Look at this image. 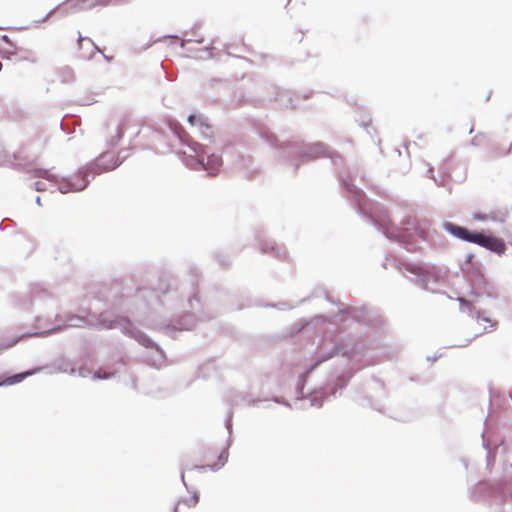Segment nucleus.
I'll return each mask as SVG.
<instances>
[{"label": "nucleus", "instance_id": "14", "mask_svg": "<svg viewBox=\"0 0 512 512\" xmlns=\"http://www.w3.org/2000/svg\"><path fill=\"white\" fill-rule=\"evenodd\" d=\"M188 122L191 124V125H194L195 122H196V116L195 115H190L188 117Z\"/></svg>", "mask_w": 512, "mask_h": 512}, {"label": "nucleus", "instance_id": "11", "mask_svg": "<svg viewBox=\"0 0 512 512\" xmlns=\"http://www.w3.org/2000/svg\"><path fill=\"white\" fill-rule=\"evenodd\" d=\"M293 36H294V40H295V41H297V42H301V41H302V39H303V32H301V31H296V32L294 33V35H293Z\"/></svg>", "mask_w": 512, "mask_h": 512}, {"label": "nucleus", "instance_id": "16", "mask_svg": "<svg viewBox=\"0 0 512 512\" xmlns=\"http://www.w3.org/2000/svg\"><path fill=\"white\" fill-rule=\"evenodd\" d=\"M105 327H107V328H111V327H113V324L111 323V324H109V325H106Z\"/></svg>", "mask_w": 512, "mask_h": 512}, {"label": "nucleus", "instance_id": "2", "mask_svg": "<svg viewBox=\"0 0 512 512\" xmlns=\"http://www.w3.org/2000/svg\"><path fill=\"white\" fill-rule=\"evenodd\" d=\"M130 119L126 116L112 118L100 130V136L108 147H115L121 141Z\"/></svg>", "mask_w": 512, "mask_h": 512}, {"label": "nucleus", "instance_id": "7", "mask_svg": "<svg viewBox=\"0 0 512 512\" xmlns=\"http://www.w3.org/2000/svg\"><path fill=\"white\" fill-rule=\"evenodd\" d=\"M36 371L37 370L26 371L23 373H18L13 376L7 377L6 379H4L3 381L0 382V386L1 385L10 386V385L19 383V382L23 381L26 377L33 375Z\"/></svg>", "mask_w": 512, "mask_h": 512}, {"label": "nucleus", "instance_id": "9", "mask_svg": "<svg viewBox=\"0 0 512 512\" xmlns=\"http://www.w3.org/2000/svg\"><path fill=\"white\" fill-rule=\"evenodd\" d=\"M476 324L478 325L479 330H481L480 333L489 331L493 329L496 325V323L493 322L490 318L481 315L477 316Z\"/></svg>", "mask_w": 512, "mask_h": 512}, {"label": "nucleus", "instance_id": "5", "mask_svg": "<svg viewBox=\"0 0 512 512\" xmlns=\"http://www.w3.org/2000/svg\"><path fill=\"white\" fill-rule=\"evenodd\" d=\"M122 163L119 155L115 153L104 152L95 161L96 168L100 172L114 170Z\"/></svg>", "mask_w": 512, "mask_h": 512}, {"label": "nucleus", "instance_id": "4", "mask_svg": "<svg viewBox=\"0 0 512 512\" xmlns=\"http://www.w3.org/2000/svg\"><path fill=\"white\" fill-rule=\"evenodd\" d=\"M191 149L194 151L196 157L198 158V162L201 165V167L205 170L210 171V174H214V172L217 171L219 167L222 165L221 157L215 154H211L210 156H208L207 163H204V155L206 151L203 145L194 142L191 145Z\"/></svg>", "mask_w": 512, "mask_h": 512}, {"label": "nucleus", "instance_id": "13", "mask_svg": "<svg viewBox=\"0 0 512 512\" xmlns=\"http://www.w3.org/2000/svg\"><path fill=\"white\" fill-rule=\"evenodd\" d=\"M17 342H18V340H14L12 343H10V344H8V345H6V346H2V347L0 348V352H1L2 350L8 349V348H10V347L14 346Z\"/></svg>", "mask_w": 512, "mask_h": 512}, {"label": "nucleus", "instance_id": "12", "mask_svg": "<svg viewBox=\"0 0 512 512\" xmlns=\"http://www.w3.org/2000/svg\"><path fill=\"white\" fill-rule=\"evenodd\" d=\"M93 2V4L95 5H105L107 4L110 0H91Z\"/></svg>", "mask_w": 512, "mask_h": 512}, {"label": "nucleus", "instance_id": "15", "mask_svg": "<svg viewBox=\"0 0 512 512\" xmlns=\"http://www.w3.org/2000/svg\"><path fill=\"white\" fill-rule=\"evenodd\" d=\"M476 219H480V220H483L484 217H481V216H476Z\"/></svg>", "mask_w": 512, "mask_h": 512}, {"label": "nucleus", "instance_id": "3", "mask_svg": "<svg viewBox=\"0 0 512 512\" xmlns=\"http://www.w3.org/2000/svg\"><path fill=\"white\" fill-rule=\"evenodd\" d=\"M228 451L224 447H208L200 452V460L203 465L196 466V468L204 470L209 468L216 471L222 468L228 460Z\"/></svg>", "mask_w": 512, "mask_h": 512}, {"label": "nucleus", "instance_id": "8", "mask_svg": "<svg viewBox=\"0 0 512 512\" xmlns=\"http://www.w3.org/2000/svg\"><path fill=\"white\" fill-rule=\"evenodd\" d=\"M510 150L511 145H505L503 147H500L497 144L493 143L489 147L488 154L490 158H498L509 154Z\"/></svg>", "mask_w": 512, "mask_h": 512}, {"label": "nucleus", "instance_id": "10", "mask_svg": "<svg viewBox=\"0 0 512 512\" xmlns=\"http://www.w3.org/2000/svg\"><path fill=\"white\" fill-rule=\"evenodd\" d=\"M486 140L487 136L485 134H478L473 137L472 143L475 146H481L486 142Z\"/></svg>", "mask_w": 512, "mask_h": 512}, {"label": "nucleus", "instance_id": "1", "mask_svg": "<svg viewBox=\"0 0 512 512\" xmlns=\"http://www.w3.org/2000/svg\"><path fill=\"white\" fill-rule=\"evenodd\" d=\"M447 229L456 237L467 242L478 244L486 249H489L499 255L503 254L506 250L505 242L496 236L485 235L480 232H470L464 227L448 224Z\"/></svg>", "mask_w": 512, "mask_h": 512}, {"label": "nucleus", "instance_id": "6", "mask_svg": "<svg viewBox=\"0 0 512 512\" xmlns=\"http://www.w3.org/2000/svg\"><path fill=\"white\" fill-rule=\"evenodd\" d=\"M78 49L81 52V57L86 58L95 54L98 50L94 42L88 37H82L78 35Z\"/></svg>", "mask_w": 512, "mask_h": 512}]
</instances>
